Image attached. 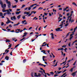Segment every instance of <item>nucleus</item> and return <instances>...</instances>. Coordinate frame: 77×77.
<instances>
[{
	"mask_svg": "<svg viewBox=\"0 0 77 77\" xmlns=\"http://www.w3.org/2000/svg\"><path fill=\"white\" fill-rule=\"evenodd\" d=\"M74 33H72V34H71L70 36V38H69V39L70 41H71V39H72V38H73V36H72V35H74Z\"/></svg>",
	"mask_w": 77,
	"mask_h": 77,
	"instance_id": "nucleus-1",
	"label": "nucleus"
},
{
	"mask_svg": "<svg viewBox=\"0 0 77 77\" xmlns=\"http://www.w3.org/2000/svg\"><path fill=\"white\" fill-rule=\"evenodd\" d=\"M11 20H16V17L14 16L13 17H11Z\"/></svg>",
	"mask_w": 77,
	"mask_h": 77,
	"instance_id": "nucleus-2",
	"label": "nucleus"
},
{
	"mask_svg": "<svg viewBox=\"0 0 77 77\" xmlns=\"http://www.w3.org/2000/svg\"><path fill=\"white\" fill-rule=\"evenodd\" d=\"M7 5H8V6L9 8H11V2H7Z\"/></svg>",
	"mask_w": 77,
	"mask_h": 77,
	"instance_id": "nucleus-3",
	"label": "nucleus"
},
{
	"mask_svg": "<svg viewBox=\"0 0 77 77\" xmlns=\"http://www.w3.org/2000/svg\"><path fill=\"white\" fill-rule=\"evenodd\" d=\"M1 6L2 8H5V7H6V4H2L1 5Z\"/></svg>",
	"mask_w": 77,
	"mask_h": 77,
	"instance_id": "nucleus-4",
	"label": "nucleus"
},
{
	"mask_svg": "<svg viewBox=\"0 0 77 77\" xmlns=\"http://www.w3.org/2000/svg\"><path fill=\"white\" fill-rule=\"evenodd\" d=\"M76 72H77V71L75 72L74 73H72V76H73L74 77V76H75V75H76Z\"/></svg>",
	"mask_w": 77,
	"mask_h": 77,
	"instance_id": "nucleus-5",
	"label": "nucleus"
},
{
	"mask_svg": "<svg viewBox=\"0 0 77 77\" xmlns=\"http://www.w3.org/2000/svg\"><path fill=\"white\" fill-rule=\"evenodd\" d=\"M7 12L8 15H11V13L10 12L9 10H7Z\"/></svg>",
	"mask_w": 77,
	"mask_h": 77,
	"instance_id": "nucleus-6",
	"label": "nucleus"
},
{
	"mask_svg": "<svg viewBox=\"0 0 77 77\" xmlns=\"http://www.w3.org/2000/svg\"><path fill=\"white\" fill-rule=\"evenodd\" d=\"M55 30L56 31H60V28H58L57 29H55Z\"/></svg>",
	"mask_w": 77,
	"mask_h": 77,
	"instance_id": "nucleus-7",
	"label": "nucleus"
},
{
	"mask_svg": "<svg viewBox=\"0 0 77 77\" xmlns=\"http://www.w3.org/2000/svg\"><path fill=\"white\" fill-rule=\"evenodd\" d=\"M17 30H18V31L19 32H20V33H21V32H23V30H21V29H17Z\"/></svg>",
	"mask_w": 77,
	"mask_h": 77,
	"instance_id": "nucleus-8",
	"label": "nucleus"
},
{
	"mask_svg": "<svg viewBox=\"0 0 77 77\" xmlns=\"http://www.w3.org/2000/svg\"><path fill=\"white\" fill-rule=\"evenodd\" d=\"M50 35H51V36L52 39H54V34H53V33H51L50 34Z\"/></svg>",
	"mask_w": 77,
	"mask_h": 77,
	"instance_id": "nucleus-9",
	"label": "nucleus"
},
{
	"mask_svg": "<svg viewBox=\"0 0 77 77\" xmlns=\"http://www.w3.org/2000/svg\"><path fill=\"white\" fill-rule=\"evenodd\" d=\"M71 23H73V22H74V20H71V18H70V19L69 20V22H71Z\"/></svg>",
	"mask_w": 77,
	"mask_h": 77,
	"instance_id": "nucleus-10",
	"label": "nucleus"
},
{
	"mask_svg": "<svg viewBox=\"0 0 77 77\" xmlns=\"http://www.w3.org/2000/svg\"><path fill=\"white\" fill-rule=\"evenodd\" d=\"M77 29V26H76V27H75V28L74 29V31L73 32H72V33H74L75 32V30H76V29Z\"/></svg>",
	"mask_w": 77,
	"mask_h": 77,
	"instance_id": "nucleus-11",
	"label": "nucleus"
},
{
	"mask_svg": "<svg viewBox=\"0 0 77 77\" xmlns=\"http://www.w3.org/2000/svg\"><path fill=\"white\" fill-rule=\"evenodd\" d=\"M5 59H6L7 60H9V57L7 56L5 57Z\"/></svg>",
	"mask_w": 77,
	"mask_h": 77,
	"instance_id": "nucleus-12",
	"label": "nucleus"
},
{
	"mask_svg": "<svg viewBox=\"0 0 77 77\" xmlns=\"http://www.w3.org/2000/svg\"><path fill=\"white\" fill-rule=\"evenodd\" d=\"M8 21H7L6 22V24H9V23H11V21L9 20H7Z\"/></svg>",
	"mask_w": 77,
	"mask_h": 77,
	"instance_id": "nucleus-13",
	"label": "nucleus"
},
{
	"mask_svg": "<svg viewBox=\"0 0 77 77\" xmlns=\"http://www.w3.org/2000/svg\"><path fill=\"white\" fill-rule=\"evenodd\" d=\"M2 11L3 12H7V10H5V9H3L2 10Z\"/></svg>",
	"mask_w": 77,
	"mask_h": 77,
	"instance_id": "nucleus-14",
	"label": "nucleus"
},
{
	"mask_svg": "<svg viewBox=\"0 0 77 77\" xmlns=\"http://www.w3.org/2000/svg\"><path fill=\"white\" fill-rule=\"evenodd\" d=\"M17 18L18 19V20H19L20 18H21V15H19L17 17Z\"/></svg>",
	"mask_w": 77,
	"mask_h": 77,
	"instance_id": "nucleus-15",
	"label": "nucleus"
},
{
	"mask_svg": "<svg viewBox=\"0 0 77 77\" xmlns=\"http://www.w3.org/2000/svg\"><path fill=\"white\" fill-rule=\"evenodd\" d=\"M25 22H26V20H25L23 21H22V24H24Z\"/></svg>",
	"mask_w": 77,
	"mask_h": 77,
	"instance_id": "nucleus-16",
	"label": "nucleus"
},
{
	"mask_svg": "<svg viewBox=\"0 0 77 77\" xmlns=\"http://www.w3.org/2000/svg\"><path fill=\"white\" fill-rule=\"evenodd\" d=\"M43 9V8L40 7V8H38V10H42Z\"/></svg>",
	"mask_w": 77,
	"mask_h": 77,
	"instance_id": "nucleus-17",
	"label": "nucleus"
},
{
	"mask_svg": "<svg viewBox=\"0 0 77 77\" xmlns=\"http://www.w3.org/2000/svg\"><path fill=\"white\" fill-rule=\"evenodd\" d=\"M73 69H74V68H72L71 69L69 70V71L71 72H72V71H73Z\"/></svg>",
	"mask_w": 77,
	"mask_h": 77,
	"instance_id": "nucleus-18",
	"label": "nucleus"
},
{
	"mask_svg": "<svg viewBox=\"0 0 77 77\" xmlns=\"http://www.w3.org/2000/svg\"><path fill=\"white\" fill-rule=\"evenodd\" d=\"M34 74V77H38V75L36 74H37L36 73H35Z\"/></svg>",
	"mask_w": 77,
	"mask_h": 77,
	"instance_id": "nucleus-19",
	"label": "nucleus"
},
{
	"mask_svg": "<svg viewBox=\"0 0 77 77\" xmlns=\"http://www.w3.org/2000/svg\"><path fill=\"white\" fill-rule=\"evenodd\" d=\"M6 42H11V41H9L8 39H6L5 40Z\"/></svg>",
	"mask_w": 77,
	"mask_h": 77,
	"instance_id": "nucleus-20",
	"label": "nucleus"
},
{
	"mask_svg": "<svg viewBox=\"0 0 77 77\" xmlns=\"http://www.w3.org/2000/svg\"><path fill=\"white\" fill-rule=\"evenodd\" d=\"M42 52H43V53L44 54H46V53H45V51H41Z\"/></svg>",
	"mask_w": 77,
	"mask_h": 77,
	"instance_id": "nucleus-21",
	"label": "nucleus"
},
{
	"mask_svg": "<svg viewBox=\"0 0 77 77\" xmlns=\"http://www.w3.org/2000/svg\"><path fill=\"white\" fill-rule=\"evenodd\" d=\"M41 75L40 73H38V75H37V77H40V76H41Z\"/></svg>",
	"mask_w": 77,
	"mask_h": 77,
	"instance_id": "nucleus-22",
	"label": "nucleus"
},
{
	"mask_svg": "<svg viewBox=\"0 0 77 77\" xmlns=\"http://www.w3.org/2000/svg\"><path fill=\"white\" fill-rule=\"evenodd\" d=\"M72 4L73 5H75V6H77V5H76V4H75V2H73V3H72Z\"/></svg>",
	"mask_w": 77,
	"mask_h": 77,
	"instance_id": "nucleus-23",
	"label": "nucleus"
},
{
	"mask_svg": "<svg viewBox=\"0 0 77 77\" xmlns=\"http://www.w3.org/2000/svg\"><path fill=\"white\" fill-rule=\"evenodd\" d=\"M9 45H9L8 46V47H10V48H11V47H12V45L11 44H9Z\"/></svg>",
	"mask_w": 77,
	"mask_h": 77,
	"instance_id": "nucleus-24",
	"label": "nucleus"
},
{
	"mask_svg": "<svg viewBox=\"0 0 77 77\" xmlns=\"http://www.w3.org/2000/svg\"><path fill=\"white\" fill-rule=\"evenodd\" d=\"M16 7H17V5H15L14 6L13 5L12 6L13 8H16Z\"/></svg>",
	"mask_w": 77,
	"mask_h": 77,
	"instance_id": "nucleus-25",
	"label": "nucleus"
},
{
	"mask_svg": "<svg viewBox=\"0 0 77 77\" xmlns=\"http://www.w3.org/2000/svg\"><path fill=\"white\" fill-rule=\"evenodd\" d=\"M71 32H69L67 34V35H66V37H67L68 36H69V34Z\"/></svg>",
	"mask_w": 77,
	"mask_h": 77,
	"instance_id": "nucleus-26",
	"label": "nucleus"
},
{
	"mask_svg": "<svg viewBox=\"0 0 77 77\" xmlns=\"http://www.w3.org/2000/svg\"><path fill=\"white\" fill-rule=\"evenodd\" d=\"M0 16L1 17H2V16H3V13H0Z\"/></svg>",
	"mask_w": 77,
	"mask_h": 77,
	"instance_id": "nucleus-27",
	"label": "nucleus"
},
{
	"mask_svg": "<svg viewBox=\"0 0 77 77\" xmlns=\"http://www.w3.org/2000/svg\"><path fill=\"white\" fill-rule=\"evenodd\" d=\"M50 74H51V75H54V73L53 72H50Z\"/></svg>",
	"mask_w": 77,
	"mask_h": 77,
	"instance_id": "nucleus-28",
	"label": "nucleus"
},
{
	"mask_svg": "<svg viewBox=\"0 0 77 77\" xmlns=\"http://www.w3.org/2000/svg\"><path fill=\"white\" fill-rule=\"evenodd\" d=\"M39 72H41V74H43V72H42V71L39 70Z\"/></svg>",
	"mask_w": 77,
	"mask_h": 77,
	"instance_id": "nucleus-29",
	"label": "nucleus"
},
{
	"mask_svg": "<svg viewBox=\"0 0 77 77\" xmlns=\"http://www.w3.org/2000/svg\"><path fill=\"white\" fill-rule=\"evenodd\" d=\"M31 75L32 77H33V72H32L31 73Z\"/></svg>",
	"mask_w": 77,
	"mask_h": 77,
	"instance_id": "nucleus-30",
	"label": "nucleus"
},
{
	"mask_svg": "<svg viewBox=\"0 0 77 77\" xmlns=\"http://www.w3.org/2000/svg\"><path fill=\"white\" fill-rule=\"evenodd\" d=\"M77 42V40L75 41L74 42H73V43L72 44V45H74V44L75 43V42Z\"/></svg>",
	"mask_w": 77,
	"mask_h": 77,
	"instance_id": "nucleus-31",
	"label": "nucleus"
},
{
	"mask_svg": "<svg viewBox=\"0 0 77 77\" xmlns=\"http://www.w3.org/2000/svg\"><path fill=\"white\" fill-rule=\"evenodd\" d=\"M0 4L1 5V6L3 5V2L1 1H0Z\"/></svg>",
	"mask_w": 77,
	"mask_h": 77,
	"instance_id": "nucleus-32",
	"label": "nucleus"
},
{
	"mask_svg": "<svg viewBox=\"0 0 77 77\" xmlns=\"http://www.w3.org/2000/svg\"><path fill=\"white\" fill-rule=\"evenodd\" d=\"M26 59H24L23 60V63H25L26 62Z\"/></svg>",
	"mask_w": 77,
	"mask_h": 77,
	"instance_id": "nucleus-33",
	"label": "nucleus"
},
{
	"mask_svg": "<svg viewBox=\"0 0 77 77\" xmlns=\"http://www.w3.org/2000/svg\"><path fill=\"white\" fill-rule=\"evenodd\" d=\"M46 75V74L45 75L44 73L42 74L43 75V76H45V77H47V75Z\"/></svg>",
	"mask_w": 77,
	"mask_h": 77,
	"instance_id": "nucleus-34",
	"label": "nucleus"
},
{
	"mask_svg": "<svg viewBox=\"0 0 77 77\" xmlns=\"http://www.w3.org/2000/svg\"><path fill=\"white\" fill-rule=\"evenodd\" d=\"M77 63V61H75L73 64V65H75Z\"/></svg>",
	"mask_w": 77,
	"mask_h": 77,
	"instance_id": "nucleus-35",
	"label": "nucleus"
},
{
	"mask_svg": "<svg viewBox=\"0 0 77 77\" xmlns=\"http://www.w3.org/2000/svg\"><path fill=\"white\" fill-rule=\"evenodd\" d=\"M22 18L23 19V20H24V19H25L26 17H25V16H23Z\"/></svg>",
	"mask_w": 77,
	"mask_h": 77,
	"instance_id": "nucleus-36",
	"label": "nucleus"
},
{
	"mask_svg": "<svg viewBox=\"0 0 77 77\" xmlns=\"http://www.w3.org/2000/svg\"><path fill=\"white\" fill-rule=\"evenodd\" d=\"M25 6H26V5H23L22 6L21 8H24V7Z\"/></svg>",
	"mask_w": 77,
	"mask_h": 77,
	"instance_id": "nucleus-37",
	"label": "nucleus"
},
{
	"mask_svg": "<svg viewBox=\"0 0 77 77\" xmlns=\"http://www.w3.org/2000/svg\"><path fill=\"white\" fill-rule=\"evenodd\" d=\"M68 24H69L68 23H66V24H65V27H66V26H68Z\"/></svg>",
	"mask_w": 77,
	"mask_h": 77,
	"instance_id": "nucleus-38",
	"label": "nucleus"
},
{
	"mask_svg": "<svg viewBox=\"0 0 77 77\" xmlns=\"http://www.w3.org/2000/svg\"><path fill=\"white\" fill-rule=\"evenodd\" d=\"M59 11H60V10L62 11V8H59Z\"/></svg>",
	"mask_w": 77,
	"mask_h": 77,
	"instance_id": "nucleus-39",
	"label": "nucleus"
},
{
	"mask_svg": "<svg viewBox=\"0 0 77 77\" xmlns=\"http://www.w3.org/2000/svg\"><path fill=\"white\" fill-rule=\"evenodd\" d=\"M30 9H31V7H29L28 8V10L30 11Z\"/></svg>",
	"mask_w": 77,
	"mask_h": 77,
	"instance_id": "nucleus-40",
	"label": "nucleus"
},
{
	"mask_svg": "<svg viewBox=\"0 0 77 77\" xmlns=\"http://www.w3.org/2000/svg\"><path fill=\"white\" fill-rule=\"evenodd\" d=\"M66 47V46H65V45H64L62 46V47H63V48L64 47L65 48Z\"/></svg>",
	"mask_w": 77,
	"mask_h": 77,
	"instance_id": "nucleus-41",
	"label": "nucleus"
},
{
	"mask_svg": "<svg viewBox=\"0 0 77 77\" xmlns=\"http://www.w3.org/2000/svg\"><path fill=\"white\" fill-rule=\"evenodd\" d=\"M32 14L31 13L29 14V15H28V17H30V16H31V15H32Z\"/></svg>",
	"mask_w": 77,
	"mask_h": 77,
	"instance_id": "nucleus-42",
	"label": "nucleus"
},
{
	"mask_svg": "<svg viewBox=\"0 0 77 77\" xmlns=\"http://www.w3.org/2000/svg\"><path fill=\"white\" fill-rule=\"evenodd\" d=\"M66 11V8H63V11Z\"/></svg>",
	"mask_w": 77,
	"mask_h": 77,
	"instance_id": "nucleus-43",
	"label": "nucleus"
},
{
	"mask_svg": "<svg viewBox=\"0 0 77 77\" xmlns=\"http://www.w3.org/2000/svg\"><path fill=\"white\" fill-rule=\"evenodd\" d=\"M47 44H46L45 45H42V47H43V46H46V45H47Z\"/></svg>",
	"mask_w": 77,
	"mask_h": 77,
	"instance_id": "nucleus-44",
	"label": "nucleus"
},
{
	"mask_svg": "<svg viewBox=\"0 0 77 77\" xmlns=\"http://www.w3.org/2000/svg\"><path fill=\"white\" fill-rule=\"evenodd\" d=\"M65 48V49H64V50L65 51V52H66V50H67V48Z\"/></svg>",
	"mask_w": 77,
	"mask_h": 77,
	"instance_id": "nucleus-45",
	"label": "nucleus"
},
{
	"mask_svg": "<svg viewBox=\"0 0 77 77\" xmlns=\"http://www.w3.org/2000/svg\"><path fill=\"white\" fill-rule=\"evenodd\" d=\"M4 25V23L3 22H2L1 23V26H3Z\"/></svg>",
	"mask_w": 77,
	"mask_h": 77,
	"instance_id": "nucleus-46",
	"label": "nucleus"
},
{
	"mask_svg": "<svg viewBox=\"0 0 77 77\" xmlns=\"http://www.w3.org/2000/svg\"><path fill=\"white\" fill-rule=\"evenodd\" d=\"M43 72L44 73V74H47V73H45V70H43Z\"/></svg>",
	"mask_w": 77,
	"mask_h": 77,
	"instance_id": "nucleus-47",
	"label": "nucleus"
},
{
	"mask_svg": "<svg viewBox=\"0 0 77 77\" xmlns=\"http://www.w3.org/2000/svg\"><path fill=\"white\" fill-rule=\"evenodd\" d=\"M34 6V4H33L32 5H31L30 6V8H32V7H33V6Z\"/></svg>",
	"mask_w": 77,
	"mask_h": 77,
	"instance_id": "nucleus-48",
	"label": "nucleus"
},
{
	"mask_svg": "<svg viewBox=\"0 0 77 77\" xmlns=\"http://www.w3.org/2000/svg\"><path fill=\"white\" fill-rule=\"evenodd\" d=\"M36 6L32 8V9H36Z\"/></svg>",
	"mask_w": 77,
	"mask_h": 77,
	"instance_id": "nucleus-49",
	"label": "nucleus"
},
{
	"mask_svg": "<svg viewBox=\"0 0 77 77\" xmlns=\"http://www.w3.org/2000/svg\"><path fill=\"white\" fill-rule=\"evenodd\" d=\"M18 26V24H14V26Z\"/></svg>",
	"mask_w": 77,
	"mask_h": 77,
	"instance_id": "nucleus-50",
	"label": "nucleus"
},
{
	"mask_svg": "<svg viewBox=\"0 0 77 77\" xmlns=\"http://www.w3.org/2000/svg\"><path fill=\"white\" fill-rule=\"evenodd\" d=\"M16 14H19V12L16 11Z\"/></svg>",
	"mask_w": 77,
	"mask_h": 77,
	"instance_id": "nucleus-51",
	"label": "nucleus"
},
{
	"mask_svg": "<svg viewBox=\"0 0 77 77\" xmlns=\"http://www.w3.org/2000/svg\"><path fill=\"white\" fill-rule=\"evenodd\" d=\"M38 65L39 66V65H41V66H42V65H43V64H41V63H39L38 64Z\"/></svg>",
	"mask_w": 77,
	"mask_h": 77,
	"instance_id": "nucleus-52",
	"label": "nucleus"
},
{
	"mask_svg": "<svg viewBox=\"0 0 77 77\" xmlns=\"http://www.w3.org/2000/svg\"><path fill=\"white\" fill-rule=\"evenodd\" d=\"M19 44L17 45H16L15 47V48H17V47H18V45H19Z\"/></svg>",
	"mask_w": 77,
	"mask_h": 77,
	"instance_id": "nucleus-53",
	"label": "nucleus"
},
{
	"mask_svg": "<svg viewBox=\"0 0 77 77\" xmlns=\"http://www.w3.org/2000/svg\"><path fill=\"white\" fill-rule=\"evenodd\" d=\"M60 48L61 50H62V51H63V48Z\"/></svg>",
	"mask_w": 77,
	"mask_h": 77,
	"instance_id": "nucleus-54",
	"label": "nucleus"
},
{
	"mask_svg": "<svg viewBox=\"0 0 77 77\" xmlns=\"http://www.w3.org/2000/svg\"><path fill=\"white\" fill-rule=\"evenodd\" d=\"M27 34V32H25L24 33V34L25 35H26Z\"/></svg>",
	"mask_w": 77,
	"mask_h": 77,
	"instance_id": "nucleus-55",
	"label": "nucleus"
},
{
	"mask_svg": "<svg viewBox=\"0 0 77 77\" xmlns=\"http://www.w3.org/2000/svg\"><path fill=\"white\" fill-rule=\"evenodd\" d=\"M20 10H21V9H17V11H20Z\"/></svg>",
	"mask_w": 77,
	"mask_h": 77,
	"instance_id": "nucleus-56",
	"label": "nucleus"
},
{
	"mask_svg": "<svg viewBox=\"0 0 77 77\" xmlns=\"http://www.w3.org/2000/svg\"><path fill=\"white\" fill-rule=\"evenodd\" d=\"M59 74V71H57V72L56 73V74Z\"/></svg>",
	"mask_w": 77,
	"mask_h": 77,
	"instance_id": "nucleus-57",
	"label": "nucleus"
},
{
	"mask_svg": "<svg viewBox=\"0 0 77 77\" xmlns=\"http://www.w3.org/2000/svg\"><path fill=\"white\" fill-rule=\"evenodd\" d=\"M47 74V75H48V76H50V75H51V74H49L48 73H46Z\"/></svg>",
	"mask_w": 77,
	"mask_h": 77,
	"instance_id": "nucleus-58",
	"label": "nucleus"
},
{
	"mask_svg": "<svg viewBox=\"0 0 77 77\" xmlns=\"http://www.w3.org/2000/svg\"><path fill=\"white\" fill-rule=\"evenodd\" d=\"M61 69H62V68L59 67L58 68V69L59 70V71H60V70Z\"/></svg>",
	"mask_w": 77,
	"mask_h": 77,
	"instance_id": "nucleus-59",
	"label": "nucleus"
},
{
	"mask_svg": "<svg viewBox=\"0 0 77 77\" xmlns=\"http://www.w3.org/2000/svg\"><path fill=\"white\" fill-rule=\"evenodd\" d=\"M58 75H54V77H56V76H58Z\"/></svg>",
	"mask_w": 77,
	"mask_h": 77,
	"instance_id": "nucleus-60",
	"label": "nucleus"
},
{
	"mask_svg": "<svg viewBox=\"0 0 77 77\" xmlns=\"http://www.w3.org/2000/svg\"><path fill=\"white\" fill-rule=\"evenodd\" d=\"M6 14H7V13H5L4 14V16H5V15H6Z\"/></svg>",
	"mask_w": 77,
	"mask_h": 77,
	"instance_id": "nucleus-61",
	"label": "nucleus"
},
{
	"mask_svg": "<svg viewBox=\"0 0 77 77\" xmlns=\"http://www.w3.org/2000/svg\"><path fill=\"white\" fill-rule=\"evenodd\" d=\"M48 14L46 13H44V15H47Z\"/></svg>",
	"mask_w": 77,
	"mask_h": 77,
	"instance_id": "nucleus-62",
	"label": "nucleus"
},
{
	"mask_svg": "<svg viewBox=\"0 0 77 77\" xmlns=\"http://www.w3.org/2000/svg\"><path fill=\"white\" fill-rule=\"evenodd\" d=\"M15 38H12L13 41H15Z\"/></svg>",
	"mask_w": 77,
	"mask_h": 77,
	"instance_id": "nucleus-63",
	"label": "nucleus"
},
{
	"mask_svg": "<svg viewBox=\"0 0 77 77\" xmlns=\"http://www.w3.org/2000/svg\"><path fill=\"white\" fill-rule=\"evenodd\" d=\"M49 16H50V17L51 16V13H49Z\"/></svg>",
	"mask_w": 77,
	"mask_h": 77,
	"instance_id": "nucleus-64",
	"label": "nucleus"
}]
</instances>
